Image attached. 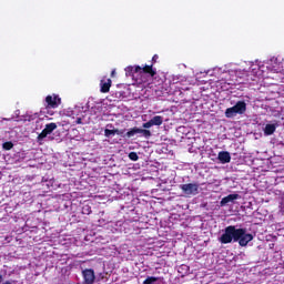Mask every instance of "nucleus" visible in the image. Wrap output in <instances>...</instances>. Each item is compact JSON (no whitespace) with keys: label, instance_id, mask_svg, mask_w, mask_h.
I'll list each match as a JSON object with an SVG mask.
<instances>
[{"label":"nucleus","instance_id":"obj_5","mask_svg":"<svg viewBox=\"0 0 284 284\" xmlns=\"http://www.w3.org/2000/svg\"><path fill=\"white\" fill-rule=\"evenodd\" d=\"M53 130H57V123L51 122L45 124V128L41 131V133L37 138L38 143H40V141H43V139H45L48 134H52Z\"/></svg>","mask_w":284,"mask_h":284},{"label":"nucleus","instance_id":"obj_18","mask_svg":"<svg viewBox=\"0 0 284 284\" xmlns=\"http://www.w3.org/2000/svg\"><path fill=\"white\" fill-rule=\"evenodd\" d=\"M3 150H12L14 148V144L11 141L4 142L2 144Z\"/></svg>","mask_w":284,"mask_h":284},{"label":"nucleus","instance_id":"obj_7","mask_svg":"<svg viewBox=\"0 0 284 284\" xmlns=\"http://www.w3.org/2000/svg\"><path fill=\"white\" fill-rule=\"evenodd\" d=\"M112 88V79L110 78H103L100 81V92L102 94H108V92H110V89Z\"/></svg>","mask_w":284,"mask_h":284},{"label":"nucleus","instance_id":"obj_9","mask_svg":"<svg viewBox=\"0 0 284 284\" xmlns=\"http://www.w3.org/2000/svg\"><path fill=\"white\" fill-rule=\"evenodd\" d=\"M239 199V194H229L227 196L223 197L220 202L221 207L227 205V203H232V201H236Z\"/></svg>","mask_w":284,"mask_h":284},{"label":"nucleus","instance_id":"obj_6","mask_svg":"<svg viewBox=\"0 0 284 284\" xmlns=\"http://www.w3.org/2000/svg\"><path fill=\"white\" fill-rule=\"evenodd\" d=\"M82 277L84 284H94V281H97V275L94 274V270L92 268L83 270Z\"/></svg>","mask_w":284,"mask_h":284},{"label":"nucleus","instance_id":"obj_16","mask_svg":"<svg viewBox=\"0 0 284 284\" xmlns=\"http://www.w3.org/2000/svg\"><path fill=\"white\" fill-rule=\"evenodd\" d=\"M135 134H139V128H132L130 131L125 133L126 139H132Z\"/></svg>","mask_w":284,"mask_h":284},{"label":"nucleus","instance_id":"obj_25","mask_svg":"<svg viewBox=\"0 0 284 284\" xmlns=\"http://www.w3.org/2000/svg\"><path fill=\"white\" fill-rule=\"evenodd\" d=\"M1 281H3V275H0V283H1Z\"/></svg>","mask_w":284,"mask_h":284},{"label":"nucleus","instance_id":"obj_1","mask_svg":"<svg viewBox=\"0 0 284 284\" xmlns=\"http://www.w3.org/2000/svg\"><path fill=\"white\" fill-rule=\"evenodd\" d=\"M219 241L222 245H227L233 241V243H239L240 247H247V244L254 241V235L247 233V229H236L234 225H229Z\"/></svg>","mask_w":284,"mask_h":284},{"label":"nucleus","instance_id":"obj_19","mask_svg":"<svg viewBox=\"0 0 284 284\" xmlns=\"http://www.w3.org/2000/svg\"><path fill=\"white\" fill-rule=\"evenodd\" d=\"M129 159L131 161H139V154H136V152H130L129 153Z\"/></svg>","mask_w":284,"mask_h":284},{"label":"nucleus","instance_id":"obj_22","mask_svg":"<svg viewBox=\"0 0 284 284\" xmlns=\"http://www.w3.org/2000/svg\"><path fill=\"white\" fill-rule=\"evenodd\" d=\"M82 124H83V119L77 118L75 125H82Z\"/></svg>","mask_w":284,"mask_h":284},{"label":"nucleus","instance_id":"obj_2","mask_svg":"<svg viewBox=\"0 0 284 284\" xmlns=\"http://www.w3.org/2000/svg\"><path fill=\"white\" fill-rule=\"evenodd\" d=\"M247 112V103L245 101H237L235 105L227 108L224 112L226 119H234L236 114H245Z\"/></svg>","mask_w":284,"mask_h":284},{"label":"nucleus","instance_id":"obj_8","mask_svg":"<svg viewBox=\"0 0 284 284\" xmlns=\"http://www.w3.org/2000/svg\"><path fill=\"white\" fill-rule=\"evenodd\" d=\"M217 159L220 162L225 164V163H230V161H232V155H230V152H227V151H221L217 154Z\"/></svg>","mask_w":284,"mask_h":284},{"label":"nucleus","instance_id":"obj_17","mask_svg":"<svg viewBox=\"0 0 284 284\" xmlns=\"http://www.w3.org/2000/svg\"><path fill=\"white\" fill-rule=\"evenodd\" d=\"M156 281H159V277L148 276V277L143 281V284H152V283H156Z\"/></svg>","mask_w":284,"mask_h":284},{"label":"nucleus","instance_id":"obj_15","mask_svg":"<svg viewBox=\"0 0 284 284\" xmlns=\"http://www.w3.org/2000/svg\"><path fill=\"white\" fill-rule=\"evenodd\" d=\"M138 134H142L144 139H150V136H152V132L148 129H138Z\"/></svg>","mask_w":284,"mask_h":284},{"label":"nucleus","instance_id":"obj_24","mask_svg":"<svg viewBox=\"0 0 284 284\" xmlns=\"http://www.w3.org/2000/svg\"><path fill=\"white\" fill-rule=\"evenodd\" d=\"M115 72H116V71L113 70V71L111 72V77H114Z\"/></svg>","mask_w":284,"mask_h":284},{"label":"nucleus","instance_id":"obj_23","mask_svg":"<svg viewBox=\"0 0 284 284\" xmlns=\"http://www.w3.org/2000/svg\"><path fill=\"white\" fill-rule=\"evenodd\" d=\"M2 284H16V283H14V282L7 281V282H4V283H2Z\"/></svg>","mask_w":284,"mask_h":284},{"label":"nucleus","instance_id":"obj_20","mask_svg":"<svg viewBox=\"0 0 284 284\" xmlns=\"http://www.w3.org/2000/svg\"><path fill=\"white\" fill-rule=\"evenodd\" d=\"M152 125H154V124H152V120H150V121L143 123L142 128H144V130H150V128H152Z\"/></svg>","mask_w":284,"mask_h":284},{"label":"nucleus","instance_id":"obj_13","mask_svg":"<svg viewBox=\"0 0 284 284\" xmlns=\"http://www.w3.org/2000/svg\"><path fill=\"white\" fill-rule=\"evenodd\" d=\"M276 132V124H266L264 128L265 136H272Z\"/></svg>","mask_w":284,"mask_h":284},{"label":"nucleus","instance_id":"obj_12","mask_svg":"<svg viewBox=\"0 0 284 284\" xmlns=\"http://www.w3.org/2000/svg\"><path fill=\"white\" fill-rule=\"evenodd\" d=\"M125 72H126V75H128V77H133L134 74L141 72V67H139V65H135V67H132V65L126 67V68H125Z\"/></svg>","mask_w":284,"mask_h":284},{"label":"nucleus","instance_id":"obj_21","mask_svg":"<svg viewBox=\"0 0 284 284\" xmlns=\"http://www.w3.org/2000/svg\"><path fill=\"white\" fill-rule=\"evenodd\" d=\"M156 61H159V54H154L152 57V64L151 65H154V63H156Z\"/></svg>","mask_w":284,"mask_h":284},{"label":"nucleus","instance_id":"obj_10","mask_svg":"<svg viewBox=\"0 0 284 284\" xmlns=\"http://www.w3.org/2000/svg\"><path fill=\"white\" fill-rule=\"evenodd\" d=\"M139 72L140 74H150V77H156V71L153 69V64L144 65Z\"/></svg>","mask_w":284,"mask_h":284},{"label":"nucleus","instance_id":"obj_3","mask_svg":"<svg viewBox=\"0 0 284 284\" xmlns=\"http://www.w3.org/2000/svg\"><path fill=\"white\" fill-rule=\"evenodd\" d=\"M180 190H182L183 194H186V196H196V194H199V183L181 184Z\"/></svg>","mask_w":284,"mask_h":284},{"label":"nucleus","instance_id":"obj_11","mask_svg":"<svg viewBox=\"0 0 284 284\" xmlns=\"http://www.w3.org/2000/svg\"><path fill=\"white\" fill-rule=\"evenodd\" d=\"M125 132V130H119V129H105L104 130V136H106L108 139H110V136L118 134L119 136H122V134Z\"/></svg>","mask_w":284,"mask_h":284},{"label":"nucleus","instance_id":"obj_4","mask_svg":"<svg viewBox=\"0 0 284 284\" xmlns=\"http://www.w3.org/2000/svg\"><path fill=\"white\" fill-rule=\"evenodd\" d=\"M44 101L47 103V108L51 110H55V108H59V104L61 103V99L58 94L47 95Z\"/></svg>","mask_w":284,"mask_h":284},{"label":"nucleus","instance_id":"obj_14","mask_svg":"<svg viewBox=\"0 0 284 284\" xmlns=\"http://www.w3.org/2000/svg\"><path fill=\"white\" fill-rule=\"evenodd\" d=\"M151 123L153 125H163V116L161 115H155L151 119Z\"/></svg>","mask_w":284,"mask_h":284}]
</instances>
